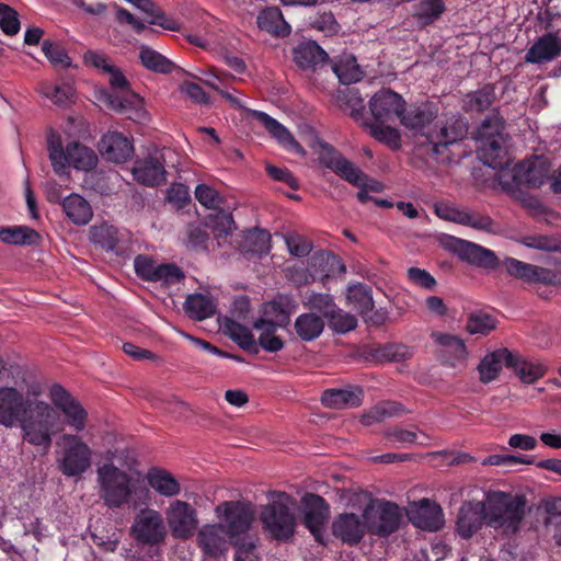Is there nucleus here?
Listing matches in <instances>:
<instances>
[{
  "mask_svg": "<svg viewBox=\"0 0 561 561\" xmlns=\"http://www.w3.org/2000/svg\"><path fill=\"white\" fill-rule=\"evenodd\" d=\"M503 265L511 276L526 283H539L543 285L560 284L559 275L549 268L525 263L514 257H506Z\"/></svg>",
  "mask_w": 561,
  "mask_h": 561,
  "instance_id": "obj_20",
  "label": "nucleus"
},
{
  "mask_svg": "<svg viewBox=\"0 0 561 561\" xmlns=\"http://www.w3.org/2000/svg\"><path fill=\"white\" fill-rule=\"evenodd\" d=\"M130 534L142 545L157 546L163 542L167 528L161 513L149 507L140 510L130 527Z\"/></svg>",
  "mask_w": 561,
  "mask_h": 561,
  "instance_id": "obj_11",
  "label": "nucleus"
},
{
  "mask_svg": "<svg viewBox=\"0 0 561 561\" xmlns=\"http://www.w3.org/2000/svg\"><path fill=\"white\" fill-rule=\"evenodd\" d=\"M460 219L459 225L484 232L495 231V222L488 214L463 208Z\"/></svg>",
  "mask_w": 561,
  "mask_h": 561,
  "instance_id": "obj_55",
  "label": "nucleus"
},
{
  "mask_svg": "<svg viewBox=\"0 0 561 561\" xmlns=\"http://www.w3.org/2000/svg\"><path fill=\"white\" fill-rule=\"evenodd\" d=\"M185 313L195 321H203L216 312V305L211 297L204 294H191L183 305Z\"/></svg>",
  "mask_w": 561,
  "mask_h": 561,
  "instance_id": "obj_37",
  "label": "nucleus"
},
{
  "mask_svg": "<svg viewBox=\"0 0 561 561\" xmlns=\"http://www.w3.org/2000/svg\"><path fill=\"white\" fill-rule=\"evenodd\" d=\"M134 267L137 276L142 280L153 282L158 264L151 257L139 254L135 257Z\"/></svg>",
  "mask_w": 561,
  "mask_h": 561,
  "instance_id": "obj_64",
  "label": "nucleus"
},
{
  "mask_svg": "<svg viewBox=\"0 0 561 561\" xmlns=\"http://www.w3.org/2000/svg\"><path fill=\"white\" fill-rule=\"evenodd\" d=\"M98 149L104 160L114 163L126 162L134 154L131 140L117 130H108L104 134L98 144Z\"/></svg>",
  "mask_w": 561,
  "mask_h": 561,
  "instance_id": "obj_21",
  "label": "nucleus"
},
{
  "mask_svg": "<svg viewBox=\"0 0 561 561\" xmlns=\"http://www.w3.org/2000/svg\"><path fill=\"white\" fill-rule=\"evenodd\" d=\"M225 330L230 339L236 342L240 348L252 354L259 353V341H255L251 330L248 327L234 320L228 319L225 324Z\"/></svg>",
  "mask_w": 561,
  "mask_h": 561,
  "instance_id": "obj_40",
  "label": "nucleus"
},
{
  "mask_svg": "<svg viewBox=\"0 0 561 561\" xmlns=\"http://www.w3.org/2000/svg\"><path fill=\"white\" fill-rule=\"evenodd\" d=\"M195 198L206 208L218 209L224 203L220 194L206 184H198L195 188Z\"/></svg>",
  "mask_w": 561,
  "mask_h": 561,
  "instance_id": "obj_61",
  "label": "nucleus"
},
{
  "mask_svg": "<svg viewBox=\"0 0 561 561\" xmlns=\"http://www.w3.org/2000/svg\"><path fill=\"white\" fill-rule=\"evenodd\" d=\"M308 272L306 283L320 280L325 285L328 279L345 274L346 266L339 255L330 251H319L309 259Z\"/></svg>",
  "mask_w": 561,
  "mask_h": 561,
  "instance_id": "obj_17",
  "label": "nucleus"
},
{
  "mask_svg": "<svg viewBox=\"0 0 561 561\" xmlns=\"http://www.w3.org/2000/svg\"><path fill=\"white\" fill-rule=\"evenodd\" d=\"M93 216L90 204L80 195L72 193V224L87 225Z\"/></svg>",
  "mask_w": 561,
  "mask_h": 561,
  "instance_id": "obj_60",
  "label": "nucleus"
},
{
  "mask_svg": "<svg viewBox=\"0 0 561 561\" xmlns=\"http://www.w3.org/2000/svg\"><path fill=\"white\" fill-rule=\"evenodd\" d=\"M496 328L495 318L484 311L471 312L467 320L466 329L470 334L486 335Z\"/></svg>",
  "mask_w": 561,
  "mask_h": 561,
  "instance_id": "obj_54",
  "label": "nucleus"
},
{
  "mask_svg": "<svg viewBox=\"0 0 561 561\" xmlns=\"http://www.w3.org/2000/svg\"><path fill=\"white\" fill-rule=\"evenodd\" d=\"M549 168L539 160H525L514 167L511 173L500 176L503 191L517 199L524 195L523 187L539 188L548 179Z\"/></svg>",
  "mask_w": 561,
  "mask_h": 561,
  "instance_id": "obj_9",
  "label": "nucleus"
},
{
  "mask_svg": "<svg viewBox=\"0 0 561 561\" xmlns=\"http://www.w3.org/2000/svg\"><path fill=\"white\" fill-rule=\"evenodd\" d=\"M373 357L379 363L400 362L409 355L408 347L402 344H386L374 350Z\"/></svg>",
  "mask_w": 561,
  "mask_h": 561,
  "instance_id": "obj_58",
  "label": "nucleus"
},
{
  "mask_svg": "<svg viewBox=\"0 0 561 561\" xmlns=\"http://www.w3.org/2000/svg\"><path fill=\"white\" fill-rule=\"evenodd\" d=\"M91 448L82 439L72 435V477H79L91 467Z\"/></svg>",
  "mask_w": 561,
  "mask_h": 561,
  "instance_id": "obj_47",
  "label": "nucleus"
},
{
  "mask_svg": "<svg viewBox=\"0 0 561 561\" xmlns=\"http://www.w3.org/2000/svg\"><path fill=\"white\" fill-rule=\"evenodd\" d=\"M39 94L59 108H68L70 105V84L68 82L43 83Z\"/></svg>",
  "mask_w": 561,
  "mask_h": 561,
  "instance_id": "obj_48",
  "label": "nucleus"
},
{
  "mask_svg": "<svg viewBox=\"0 0 561 561\" xmlns=\"http://www.w3.org/2000/svg\"><path fill=\"white\" fill-rule=\"evenodd\" d=\"M333 72L343 84H351L362 80L364 72L360 70L354 56H347L332 66Z\"/></svg>",
  "mask_w": 561,
  "mask_h": 561,
  "instance_id": "obj_50",
  "label": "nucleus"
},
{
  "mask_svg": "<svg viewBox=\"0 0 561 561\" xmlns=\"http://www.w3.org/2000/svg\"><path fill=\"white\" fill-rule=\"evenodd\" d=\"M432 339L440 346L438 358L442 364L450 367L466 364L468 352L462 339L442 332H433Z\"/></svg>",
  "mask_w": 561,
  "mask_h": 561,
  "instance_id": "obj_25",
  "label": "nucleus"
},
{
  "mask_svg": "<svg viewBox=\"0 0 561 561\" xmlns=\"http://www.w3.org/2000/svg\"><path fill=\"white\" fill-rule=\"evenodd\" d=\"M403 411V405L399 402L382 401L366 411L360 417V423L365 426H370L375 423L382 422L388 417L399 416Z\"/></svg>",
  "mask_w": 561,
  "mask_h": 561,
  "instance_id": "obj_41",
  "label": "nucleus"
},
{
  "mask_svg": "<svg viewBox=\"0 0 561 561\" xmlns=\"http://www.w3.org/2000/svg\"><path fill=\"white\" fill-rule=\"evenodd\" d=\"M374 512L376 517L375 519H373L368 507L364 513L368 529L371 534L378 537H388L398 530L402 515L400 507L396 503L379 501Z\"/></svg>",
  "mask_w": 561,
  "mask_h": 561,
  "instance_id": "obj_16",
  "label": "nucleus"
},
{
  "mask_svg": "<svg viewBox=\"0 0 561 561\" xmlns=\"http://www.w3.org/2000/svg\"><path fill=\"white\" fill-rule=\"evenodd\" d=\"M495 100L496 94L494 85L486 83L482 88L465 95L462 108L468 113H481L490 108Z\"/></svg>",
  "mask_w": 561,
  "mask_h": 561,
  "instance_id": "obj_39",
  "label": "nucleus"
},
{
  "mask_svg": "<svg viewBox=\"0 0 561 561\" xmlns=\"http://www.w3.org/2000/svg\"><path fill=\"white\" fill-rule=\"evenodd\" d=\"M147 482L157 493L165 497H172L180 493L179 481L167 470L153 467L146 476Z\"/></svg>",
  "mask_w": 561,
  "mask_h": 561,
  "instance_id": "obj_35",
  "label": "nucleus"
},
{
  "mask_svg": "<svg viewBox=\"0 0 561 561\" xmlns=\"http://www.w3.org/2000/svg\"><path fill=\"white\" fill-rule=\"evenodd\" d=\"M59 415L46 402L32 403L14 387L0 388V425L12 428L19 422L24 439L34 446H49Z\"/></svg>",
  "mask_w": 561,
  "mask_h": 561,
  "instance_id": "obj_1",
  "label": "nucleus"
},
{
  "mask_svg": "<svg viewBox=\"0 0 561 561\" xmlns=\"http://www.w3.org/2000/svg\"><path fill=\"white\" fill-rule=\"evenodd\" d=\"M297 309V300L293 296L284 294L277 295L273 300L263 305V317L253 322V328L261 332L259 344L264 351L277 353L284 347V341L276 335L277 328H287L291 314Z\"/></svg>",
  "mask_w": 561,
  "mask_h": 561,
  "instance_id": "obj_4",
  "label": "nucleus"
},
{
  "mask_svg": "<svg viewBox=\"0 0 561 561\" xmlns=\"http://www.w3.org/2000/svg\"><path fill=\"white\" fill-rule=\"evenodd\" d=\"M49 397L53 404L70 420V392L61 385L54 383L49 389Z\"/></svg>",
  "mask_w": 561,
  "mask_h": 561,
  "instance_id": "obj_63",
  "label": "nucleus"
},
{
  "mask_svg": "<svg viewBox=\"0 0 561 561\" xmlns=\"http://www.w3.org/2000/svg\"><path fill=\"white\" fill-rule=\"evenodd\" d=\"M311 28L323 32L325 35H334L340 31V24L331 11H318L309 16Z\"/></svg>",
  "mask_w": 561,
  "mask_h": 561,
  "instance_id": "obj_56",
  "label": "nucleus"
},
{
  "mask_svg": "<svg viewBox=\"0 0 561 561\" xmlns=\"http://www.w3.org/2000/svg\"><path fill=\"white\" fill-rule=\"evenodd\" d=\"M165 518L171 535L176 539H190L198 526L197 511L181 500H174L169 504Z\"/></svg>",
  "mask_w": 561,
  "mask_h": 561,
  "instance_id": "obj_12",
  "label": "nucleus"
},
{
  "mask_svg": "<svg viewBox=\"0 0 561 561\" xmlns=\"http://www.w3.org/2000/svg\"><path fill=\"white\" fill-rule=\"evenodd\" d=\"M413 523L416 527L427 531H437L444 525V517L439 505L432 503L428 499L420 502Z\"/></svg>",
  "mask_w": 561,
  "mask_h": 561,
  "instance_id": "obj_34",
  "label": "nucleus"
},
{
  "mask_svg": "<svg viewBox=\"0 0 561 561\" xmlns=\"http://www.w3.org/2000/svg\"><path fill=\"white\" fill-rule=\"evenodd\" d=\"M257 26L276 38L287 37L291 26L286 22L278 7H266L260 11L256 18Z\"/></svg>",
  "mask_w": 561,
  "mask_h": 561,
  "instance_id": "obj_31",
  "label": "nucleus"
},
{
  "mask_svg": "<svg viewBox=\"0 0 561 561\" xmlns=\"http://www.w3.org/2000/svg\"><path fill=\"white\" fill-rule=\"evenodd\" d=\"M216 512L222 515L224 524L221 525L231 538L244 534L253 520L250 507L239 501L224 502L217 506Z\"/></svg>",
  "mask_w": 561,
  "mask_h": 561,
  "instance_id": "obj_19",
  "label": "nucleus"
},
{
  "mask_svg": "<svg viewBox=\"0 0 561 561\" xmlns=\"http://www.w3.org/2000/svg\"><path fill=\"white\" fill-rule=\"evenodd\" d=\"M318 159L320 164L333 171L336 175L342 178L354 186L364 185L367 179L359 168L355 167L347 160L337 149L324 140H318Z\"/></svg>",
  "mask_w": 561,
  "mask_h": 561,
  "instance_id": "obj_10",
  "label": "nucleus"
},
{
  "mask_svg": "<svg viewBox=\"0 0 561 561\" xmlns=\"http://www.w3.org/2000/svg\"><path fill=\"white\" fill-rule=\"evenodd\" d=\"M294 329L301 341L311 342L323 332L324 321L316 313L307 312L296 318Z\"/></svg>",
  "mask_w": 561,
  "mask_h": 561,
  "instance_id": "obj_38",
  "label": "nucleus"
},
{
  "mask_svg": "<svg viewBox=\"0 0 561 561\" xmlns=\"http://www.w3.org/2000/svg\"><path fill=\"white\" fill-rule=\"evenodd\" d=\"M351 106V116L360 125L368 127L370 135L378 141L386 144L391 149H399L401 146V137L399 131L390 126L383 125L385 123H371L366 117L365 106L363 100L356 94L352 95L348 100Z\"/></svg>",
  "mask_w": 561,
  "mask_h": 561,
  "instance_id": "obj_15",
  "label": "nucleus"
},
{
  "mask_svg": "<svg viewBox=\"0 0 561 561\" xmlns=\"http://www.w3.org/2000/svg\"><path fill=\"white\" fill-rule=\"evenodd\" d=\"M368 528L360 516L355 513L339 514L332 523L333 536L348 546L358 545L364 538Z\"/></svg>",
  "mask_w": 561,
  "mask_h": 561,
  "instance_id": "obj_23",
  "label": "nucleus"
},
{
  "mask_svg": "<svg viewBox=\"0 0 561 561\" xmlns=\"http://www.w3.org/2000/svg\"><path fill=\"white\" fill-rule=\"evenodd\" d=\"M302 504L306 507L305 526L318 542L324 543L323 533L329 516V504L322 496L314 493H306L302 497Z\"/></svg>",
  "mask_w": 561,
  "mask_h": 561,
  "instance_id": "obj_22",
  "label": "nucleus"
},
{
  "mask_svg": "<svg viewBox=\"0 0 561 561\" xmlns=\"http://www.w3.org/2000/svg\"><path fill=\"white\" fill-rule=\"evenodd\" d=\"M560 31L556 33L548 31L538 37L525 55L526 62L541 65L561 56Z\"/></svg>",
  "mask_w": 561,
  "mask_h": 561,
  "instance_id": "obj_27",
  "label": "nucleus"
},
{
  "mask_svg": "<svg viewBox=\"0 0 561 561\" xmlns=\"http://www.w3.org/2000/svg\"><path fill=\"white\" fill-rule=\"evenodd\" d=\"M346 297L360 316H366L373 311L375 307L371 295V287L367 284L357 283L350 285L347 288Z\"/></svg>",
  "mask_w": 561,
  "mask_h": 561,
  "instance_id": "obj_42",
  "label": "nucleus"
},
{
  "mask_svg": "<svg viewBox=\"0 0 561 561\" xmlns=\"http://www.w3.org/2000/svg\"><path fill=\"white\" fill-rule=\"evenodd\" d=\"M295 64L302 70L316 71L329 61L328 53L316 42L299 43L293 50Z\"/></svg>",
  "mask_w": 561,
  "mask_h": 561,
  "instance_id": "obj_28",
  "label": "nucleus"
},
{
  "mask_svg": "<svg viewBox=\"0 0 561 561\" xmlns=\"http://www.w3.org/2000/svg\"><path fill=\"white\" fill-rule=\"evenodd\" d=\"M245 242L249 243V250L257 254H266L271 249V234L263 229H254L249 231L245 237Z\"/></svg>",
  "mask_w": 561,
  "mask_h": 561,
  "instance_id": "obj_59",
  "label": "nucleus"
},
{
  "mask_svg": "<svg viewBox=\"0 0 561 561\" xmlns=\"http://www.w3.org/2000/svg\"><path fill=\"white\" fill-rule=\"evenodd\" d=\"M505 125V119L501 115L500 111L497 108H493L481 122L477 130V137L478 139L483 140L504 135Z\"/></svg>",
  "mask_w": 561,
  "mask_h": 561,
  "instance_id": "obj_51",
  "label": "nucleus"
},
{
  "mask_svg": "<svg viewBox=\"0 0 561 561\" xmlns=\"http://www.w3.org/2000/svg\"><path fill=\"white\" fill-rule=\"evenodd\" d=\"M131 173L134 179L146 186L153 187L165 183V167L162 156L149 154L135 161Z\"/></svg>",
  "mask_w": 561,
  "mask_h": 561,
  "instance_id": "obj_26",
  "label": "nucleus"
},
{
  "mask_svg": "<svg viewBox=\"0 0 561 561\" xmlns=\"http://www.w3.org/2000/svg\"><path fill=\"white\" fill-rule=\"evenodd\" d=\"M512 359L513 352L507 348H499L486 354L478 366L480 380L483 383L493 381L497 378L504 365L511 369Z\"/></svg>",
  "mask_w": 561,
  "mask_h": 561,
  "instance_id": "obj_29",
  "label": "nucleus"
},
{
  "mask_svg": "<svg viewBox=\"0 0 561 561\" xmlns=\"http://www.w3.org/2000/svg\"><path fill=\"white\" fill-rule=\"evenodd\" d=\"M447 248L461 261L472 266L494 271L500 265V259L495 252L478 243L453 237Z\"/></svg>",
  "mask_w": 561,
  "mask_h": 561,
  "instance_id": "obj_13",
  "label": "nucleus"
},
{
  "mask_svg": "<svg viewBox=\"0 0 561 561\" xmlns=\"http://www.w3.org/2000/svg\"><path fill=\"white\" fill-rule=\"evenodd\" d=\"M438 105L431 101L404 106L400 123L410 130L424 135L435 154H444L449 145L462 140L468 134V122L460 114L446 116L438 129H425L438 117Z\"/></svg>",
  "mask_w": 561,
  "mask_h": 561,
  "instance_id": "obj_2",
  "label": "nucleus"
},
{
  "mask_svg": "<svg viewBox=\"0 0 561 561\" xmlns=\"http://www.w3.org/2000/svg\"><path fill=\"white\" fill-rule=\"evenodd\" d=\"M304 305L310 310L320 312L325 318L332 316V313L335 312V308L337 307L331 295L324 293H316L313 290L306 293Z\"/></svg>",
  "mask_w": 561,
  "mask_h": 561,
  "instance_id": "obj_53",
  "label": "nucleus"
},
{
  "mask_svg": "<svg viewBox=\"0 0 561 561\" xmlns=\"http://www.w3.org/2000/svg\"><path fill=\"white\" fill-rule=\"evenodd\" d=\"M42 240L39 232L28 226H0V241L5 244L37 247Z\"/></svg>",
  "mask_w": 561,
  "mask_h": 561,
  "instance_id": "obj_33",
  "label": "nucleus"
},
{
  "mask_svg": "<svg viewBox=\"0 0 561 561\" xmlns=\"http://www.w3.org/2000/svg\"><path fill=\"white\" fill-rule=\"evenodd\" d=\"M108 83L112 91L103 93L102 101L116 114L124 115L131 121H142L147 116L144 99L134 92L124 73L116 66L106 68Z\"/></svg>",
  "mask_w": 561,
  "mask_h": 561,
  "instance_id": "obj_6",
  "label": "nucleus"
},
{
  "mask_svg": "<svg viewBox=\"0 0 561 561\" xmlns=\"http://www.w3.org/2000/svg\"><path fill=\"white\" fill-rule=\"evenodd\" d=\"M486 524V510L482 501L463 502L457 517V531L462 539H470L483 525Z\"/></svg>",
  "mask_w": 561,
  "mask_h": 561,
  "instance_id": "obj_24",
  "label": "nucleus"
},
{
  "mask_svg": "<svg viewBox=\"0 0 561 561\" xmlns=\"http://www.w3.org/2000/svg\"><path fill=\"white\" fill-rule=\"evenodd\" d=\"M42 51L54 69L66 70L70 68L69 53L59 43L51 39H44L42 42Z\"/></svg>",
  "mask_w": 561,
  "mask_h": 561,
  "instance_id": "obj_49",
  "label": "nucleus"
},
{
  "mask_svg": "<svg viewBox=\"0 0 561 561\" xmlns=\"http://www.w3.org/2000/svg\"><path fill=\"white\" fill-rule=\"evenodd\" d=\"M294 500L290 495L278 492L274 493L272 501L261 511V522L276 540H288L294 536L296 519L290 511Z\"/></svg>",
  "mask_w": 561,
  "mask_h": 561,
  "instance_id": "obj_8",
  "label": "nucleus"
},
{
  "mask_svg": "<svg viewBox=\"0 0 561 561\" xmlns=\"http://www.w3.org/2000/svg\"><path fill=\"white\" fill-rule=\"evenodd\" d=\"M364 391L360 387L346 389H328L323 392L321 401L332 409L355 408L362 404Z\"/></svg>",
  "mask_w": 561,
  "mask_h": 561,
  "instance_id": "obj_32",
  "label": "nucleus"
},
{
  "mask_svg": "<svg viewBox=\"0 0 561 561\" xmlns=\"http://www.w3.org/2000/svg\"><path fill=\"white\" fill-rule=\"evenodd\" d=\"M47 152L54 173L60 179H48L43 183L45 198L50 204H59L66 218L70 219V194L64 191L70 185V141L65 144L61 134L47 128Z\"/></svg>",
  "mask_w": 561,
  "mask_h": 561,
  "instance_id": "obj_3",
  "label": "nucleus"
},
{
  "mask_svg": "<svg viewBox=\"0 0 561 561\" xmlns=\"http://www.w3.org/2000/svg\"><path fill=\"white\" fill-rule=\"evenodd\" d=\"M118 234L119 232L115 227L106 224L93 226L90 230L91 241L106 251L119 252L122 250Z\"/></svg>",
  "mask_w": 561,
  "mask_h": 561,
  "instance_id": "obj_46",
  "label": "nucleus"
},
{
  "mask_svg": "<svg viewBox=\"0 0 561 561\" xmlns=\"http://www.w3.org/2000/svg\"><path fill=\"white\" fill-rule=\"evenodd\" d=\"M183 271L173 263L158 264L153 282H163L168 285H174L184 279Z\"/></svg>",
  "mask_w": 561,
  "mask_h": 561,
  "instance_id": "obj_62",
  "label": "nucleus"
},
{
  "mask_svg": "<svg viewBox=\"0 0 561 561\" xmlns=\"http://www.w3.org/2000/svg\"><path fill=\"white\" fill-rule=\"evenodd\" d=\"M405 101L391 89H381L369 101V111L376 122H393L401 118Z\"/></svg>",
  "mask_w": 561,
  "mask_h": 561,
  "instance_id": "obj_18",
  "label": "nucleus"
},
{
  "mask_svg": "<svg viewBox=\"0 0 561 561\" xmlns=\"http://www.w3.org/2000/svg\"><path fill=\"white\" fill-rule=\"evenodd\" d=\"M0 28L8 36H15L21 30V20L18 11L2 2H0Z\"/></svg>",
  "mask_w": 561,
  "mask_h": 561,
  "instance_id": "obj_57",
  "label": "nucleus"
},
{
  "mask_svg": "<svg viewBox=\"0 0 561 561\" xmlns=\"http://www.w3.org/2000/svg\"><path fill=\"white\" fill-rule=\"evenodd\" d=\"M139 58L145 68L157 73H171L175 67L165 56L146 45L140 46Z\"/></svg>",
  "mask_w": 561,
  "mask_h": 561,
  "instance_id": "obj_44",
  "label": "nucleus"
},
{
  "mask_svg": "<svg viewBox=\"0 0 561 561\" xmlns=\"http://www.w3.org/2000/svg\"><path fill=\"white\" fill-rule=\"evenodd\" d=\"M99 162L95 151L78 141H72V168L80 171H91L96 168Z\"/></svg>",
  "mask_w": 561,
  "mask_h": 561,
  "instance_id": "obj_52",
  "label": "nucleus"
},
{
  "mask_svg": "<svg viewBox=\"0 0 561 561\" xmlns=\"http://www.w3.org/2000/svg\"><path fill=\"white\" fill-rule=\"evenodd\" d=\"M482 141L483 156L486 159L485 163L496 169L505 164V157L507 150L505 147V135L493 138H486Z\"/></svg>",
  "mask_w": 561,
  "mask_h": 561,
  "instance_id": "obj_45",
  "label": "nucleus"
},
{
  "mask_svg": "<svg viewBox=\"0 0 561 561\" xmlns=\"http://www.w3.org/2000/svg\"><path fill=\"white\" fill-rule=\"evenodd\" d=\"M447 10L444 0H421L413 5L412 18L425 28L437 22Z\"/></svg>",
  "mask_w": 561,
  "mask_h": 561,
  "instance_id": "obj_36",
  "label": "nucleus"
},
{
  "mask_svg": "<svg viewBox=\"0 0 561 561\" xmlns=\"http://www.w3.org/2000/svg\"><path fill=\"white\" fill-rule=\"evenodd\" d=\"M221 524L206 525L197 535V543L203 552V561H226L229 539Z\"/></svg>",
  "mask_w": 561,
  "mask_h": 561,
  "instance_id": "obj_14",
  "label": "nucleus"
},
{
  "mask_svg": "<svg viewBox=\"0 0 561 561\" xmlns=\"http://www.w3.org/2000/svg\"><path fill=\"white\" fill-rule=\"evenodd\" d=\"M486 525L515 535L525 517L526 500L503 491H490L485 495Z\"/></svg>",
  "mask_w": 561,
  "mask_h": 561,
  "instance_id": "obj_5",
  "label": "nucleus"
},
{
  "mask_svg": "<svg viewBox=\"0 0 561 561\" xmlns=\"http://www.w3.org/2000/svg\"><path fill=\"white\" fill-rule=\"evenodd\" d=\"M511 369L524 383H534L546 374L543 365L526 360L516 353H513Z\"/></svg>",
  "mask_w": 561,
  "mask_h": 561,
  "instance_id": "obj_43",
  "label": "nucleus"
},
{
  "mask_svg": "<svg viewBox=\"0 0 561 561\" xmlns=\"http://www.w3.org/2000/svg\"><path fill=\"white\" fill-rule=\"evenodd\" d=\"M255 117L277 142L290 152L305 153L302 146L294 138L291 133L278 121L264 112H256Z\"/></svg>",
  "mask_w": 561,
  "mask_h": 561,
  "instance_id": "obj_30",
  "label": "nucleus"
},
{
  "mask_svg": "<svg viewBox=\"0 0 561 561\" xmlns=\"http://www.w3.org/2000/svg\"><path fill=\"white\" fill-rule=\"evenodd\" d=\"M100 496L110 508H121L125 505L137 507L138 503L133 496L137 491L131 484L130 477L116 466L105 463L98 469Z\"/></svg>",
  "mask_w": 561,
  "mask_h": 561,
  "instance_id": "obj_7",
  "label": "nucleus"
}]
</instances>
